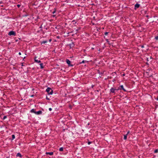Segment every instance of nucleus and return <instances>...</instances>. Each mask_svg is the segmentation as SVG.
<instances>
[{
	"label": "nucleus",
	"instance_id": "4",
	"mask_svg": "<svg viewBox=\"0 0 158 158\" xmlns=\"http://www.w3.org/2000/svg\"><path fill=\"white\" fill-rule=\"evenodd\" d=\"M42 113V112L40 110H39L37 112H35V114H41Z\"/></svg>",
	"mask_w": 158,
	"mask_h": 158
},
{
	"label": "nucleus",
	"instance_id": "11",
	"mask_svg": "<svg viewBox=\"0 0 158 158\" xmlns=\"http://www.w3.org/2000/svg\"><path fill=\"white\" fill-rule=\"evenodd\" d=\"M31 112L32 113H35V110L34 109H32L31 110Z\"/></svg>",
	"mask_w": 158,
	"mask_h": 158
},
{
	"label": "nucleus",
	"instance_id": "14",
	"mask_svg": "<svg viewBox=\"0 0 158 158\" xmlns=\"http://www.w3.org/2000/svg\"><path fill=\"white\" fill-rule=\"evenodd\" d=\"M40 67L41 68H43V64L42 63H41L40 64Z\"/></svg>",
	"mask_w": 158,
	"mask_h": 158
},
{
	"label": "nucleus",
	"instance_id": "31",
	"mask_svg": "<svg viewBox=\"0 0 158 158\" xmlns=\"http://www.w3.org/2000/svg\"><path fill=\"white\" fill-rule=\"evenodd\" d=\"M25 57H24V58H25Z\"/></svg>",
	"mask_w": 158,
	"mask_h": 158
},
{
	"label": "nucleus",
	"instance_id": "6",
	"mask_svg": "<svg viewBox=\"0 0 158 158\" xmlns=\"http://www.w3.org/2000/svg\"><path fill=\"white\" fill-rule=\"evenodd\" d=\"M66 61L67 63L69 65L71 63L70 61L68 59H67Z\"/></svg>",
	"mask_w": 158,
	"mask_h": 158
},
{
	"label": "nucleus",
	"instance_id": "24",
	"mask_svg": "<svg viewBox=\"0 0 158 158\" xmlns=\"http://www.w3.org/2000/svg\"><path fill=\"white\" fill-rule=\"evenodd\" d=\"M46 99L48 100H49V98H48L47 96H46Z\"/></svg>",
	"mask_w": 158,
	"mask_h": 158
},
{
	"label": "nucleus",
	"instance_id": "18",
	"mask_svg": "<svg viewBox=\"0 0 158 158\" xmlns=\"http://www.w3.org/2000/svg\"><path fill=\"white\" fill-rule=\"evenodd\" d=\"M6 117H7L6 116H4L3 117V119H5L6 118Z\"/></svg>",
	"mask_w": 158,
	"mask_h": 158
},
{
	"label": "nucleus",
	"instance_id": "20",
	"mask_svg": "<svg viewBox=\"0 0 158 158\" xmlns=\"http://www.w3.org/2000/svg\"><path fill=\"white\" fill-rule=\"evenodd\" d=\"M53 154V152H50V155H52Z\"/></svg>",
	"mask_w": 158,
	"mask_h": 158
},
{
	"label": "nucleus",
	"instance_id": "22",
	"mask_svg": "<svg viewBox=\"0 0 158 158\" xmlns=\"http://www.w3.org/2000/svg\"><path fill=\"white\" fill-rule=\"evenodd\" d=\"M108 34V32H106L105 33V35H107Z\"/></svg>",
	"mask_w": 158,
	"mask_h": 158
},
{
	"label": "nucleus",
	"instance_id": "7",
	"mask_svg": "<svg viewBox=\"0 0 158 158\" xmlns=\"http://www.w3.org/2000/svg\"><path fill=\"white\" fill-rule=\"evenodd\" d=\"M120 87L121 89H123L124 91H126V90L124 88L123 86V85H121Z\"/></svg>",
	"mask_w": 158,
	"mask_h": 158
},
{
	"label": "nucleus",
	"instance_id": "27",
	"mask_svg": "<svg viewBox=\"0 0 158 158\" xmlns=\"http://www.w3.org/2000/svg\"><path fill=\"white\" fill-rule=\"evenodd\" d=\"M90 143H91V142H88V144H90Z\"/></svg>",
	"mask_w": 158,
	"mask_h": 158
},
{
	"label": "nucleus",
	"instance_id": "9",
	"mask_svg": "<svg viewBox=\"0 0 158 158\" xmlns=\"http://www.w3.org/2000/svg\"><path fill=\"white\" fill-rule=\"evenodd\" d=\"M16 156L21 157V154H20L19 153H18L17 154Z\"/></svg>",
	"mask_w": 158,
	"mask_h": 158
},
{
	"label": "nucleus",
	"instance_id": "12",
	"mask_svg": "<svg viewBox=\"0 0 158 158\" xmlns=\"http://www.w3.org/2000/svg\"><path fill=\"white\" fill-rule=\"evenodd\" d=\"M63 150V148L61 147L59 148V150L60 151H62Z\"/></svg>",
	"mask_w": 158,
	"mask_h": 158
},
{
	"label": "nucleus",
	"instance_id": "5",
	"mask_svg": "<svg viewBox=\"0 0 158 158\" xmlns=\"http://www.w3.org/2000/svg\"><path fill=\"white\" fill-rule=\"evenodd\" d=\"M35 62H36L38 63H40L41 62V61L40 60L36 59H35Z\"/></svg>",
	"mask_w": 158,
	"mask_h": 158
},
{
	"label": "nucleus",
	"instance_id": "32",
	"mask_svg": "<svg viewBox=\"0 0 158 158\" xmlns=\"http://www.w3.org/2000/svg\"><path fill=\"white\" fill-rule=\"evenodd\" d=\"M51 41V40H50V42Z\"/></svg>",
	"mask_w": 158,
	"mask_h": 158
},
{
	"label": "nucleus",
	"instance_id": "10",
	"mask_svg": "<svg viewBox=\"0 0 158 158\" xmlns=\"http://www.w3.org/2000/svg\"><path fill=\"white\" fill-rule=\"evenodd\" d=\"M139 5L138 4H136L135 5V7L137 8H138L139 7Z\"/></svg>",
	"mask_w": 158,
	"mask_h": 158
},
{
	"label": "nucleus",
	"instance_id": "3",
	"mask_svg": "<svg viewBox=\"0 0 158 158\" xmlns=\"http://www.w3.org/2000/svg\"><path fill=\"white\" fill-rule=\"evenodd\" d=\"M129 131L127 133L126 135H124V139H127V135L129 133Z\"/></svg>",
	"mask_w": 158,
	"mask_h": 158
},
{
	"label": "nucleus",
	"instance_id": "1",
	"mask_svg": "<svg viewBox=\"0 0 158 158\" xmlns=\"http://www.w3.org/2000/svg\"><path fill=\"white\" fill-rule=\"evenodd\" d=\"M8 35H15V33L14 31H10Z\"/></svg>",
	"mask_w": 158,
	"mask_h": 158
},
{
	"label": "nucleus",
	"instance_id": "2",
	"mask_svg": "<svg viewBox=\"0 0 158 158\" xmlns=\"http://www.w3.org/2000/svg\"><path fill=\"white\" fill-rule=\"evenodd\" d=\"M118 89H114V88H112L111 89H110V91L112 93H115V90H118Z\"/></svg>",
	"mask_w": 158,
	"mask_h": 158
},
{
	"label": "nucleus",
	"instance_id": "26",
	"mask_svg": "<svg viewBox=\"0 0 158 158\" xmlns=\"http://www.w3.org/2000/svg\"><path fill=\"white\" fill-rule=\"evenodd\" d=\"M19 55H21V53L20 52H19Z\"/></svg>",
	"mask_w": 158,
	"mask_h": 158
},
{
	"label": "nucleus",
	"instance_id": "30",
	"mask_svg": "<svg viewBox=\"0 0 158 158\" xmlns=\"http://www.w3.org/2000/svg\"><path fill=\"white\" fill-rule=\"evenodd\" d=\"M46 43V42H43V43Z\"/></svg>",
	"mask_w": 158,
	"mask_h": 158
},
{
	"label": "nucleus",
	"instance_id": "8",
	"mask_svg": "<svg viewBox=\"0 0 158 158\" xmlns=\"http://www.w3.org/2000/svg\"><path fill=\"white\" fill-rule=\"evenodd\" d=\"M46 91L48 93V94H49V87H48L46 90Z\"/></svg>",
	"mask_w": 158,
	"mask_h": 158
},
{
	"label": "nucleus",
	"instance_id": "23",
	"mask_svg": "<svg viewBox=\"0 0 158 158\" xmlns=\"http://www.w3.org/2000/svg\"><path fill=\"white\" fill-rule=\"evenodd\" d=\"M17 6L18 7H19L20 6V5H18Z\"/></svg>",
	"mask_w": 158,
	"mask_h": 158
},
{
	"label": "nucleus",
	"instance_id": "16",
	"mask_svg": "<svg viewBox=\"0 0 158 158\" xmlns=\"http://www.w3.org/2000/svg\"><path fill=\"white\" fill-rule=\"evenodd\" d=\"M53 94V91L52 90H51V91L50 92V95L52 94Z\"/></svg>",
	"mask_w": 158,
	"mask_h": 158
},
{
	"label": "nucleus",
	"instance_id": "15",
	"mask_svg": "<svg viewBox=\"0 0 158 158\" xmlns=\"http://www.w3.org/2000/svg\"><path fill=\"white\" fill-rule=\"evenodd\" d=\"M12 138L13 139H14L15 138V136L14 135H12Z\"/></svg>",
	"mask_w": 158,
	"mask_h": 158
},
{
	"label": "nucleus",
	"instance_id": "21",
	"mask_svg": "<svg viewBox=\"0 0 158 158\" xmlns=\"http://www.w3.org/2000/svg\"><path fill=\"white\" fill-rule=\"evenodd\" d=\"M52 13L53 14H54V13H55V10L53 11Z\"/></svg>",
	"mask_w": 158,
	"mask_h": 158
},
{
	"label": "nucleus",
	"instance_id": "13",
	"mask_svg": "<svg viewBox=\"0 0 158 158\" xmlns=\"http://www.w3.org/2000/svg\"><path fill=\"white\" fill-rule=\"evenodd\" d=\"M87 61L86 60H83L81 63H84L85 62H87Z\"/></svg>",
	"mask_w": 158,
	"mask_h": 158
},
{
	"label": "nucleus",
	"instance_id": "29",
	"mask_svg": "<svg viewBox=\"0 0 158 158\" xmlns=\"http://www.w3.org/2000/svg\"><path fill=\"white\" fill-rule=\"evenodd\" d=\"M52 110V109L51 108H50V111H51Z\"/></svg>",
	"mask_w": 158,
	"mask_h": 158
},
{
	"label": "nucleus",
	"instance_id": "19",
	"mask_svg": "<svg viewBox=\"0 0 158 158\" xmlns=\"http://www.w3.org/2000/svg\"><path fill=\"white\" fill-rule=\"evenodd\" d=\"M155 38L156 40H158V36H156L155 37Z\"/></svg>",
	"mask_w": 158,
	"mask_h": 158
},
{
	"label": "nucleus",
	"instance_id": "25",
	"mask_svg": "<svg viewBox=\"0 0 158 158\" xmlns=\"http://www.w3.org/2000/svg\"><path fill=\"white\" fill-rule=\"evenodd\" d=\"M55 15H52V16H53V17H55Z\"/></svg>",
	"mask_w": 158,
	"mask_h": 158
},
{
	"label": "nucleus",
	"instance_id": "28",
	"mask_svg": "<svg viewBox=\"0 0 158 158\" xmlns=\"http://www.w3.org/2000/svg\"><path fill=\"white\" fill-rule=\"evenodd\" d=\"M46 154H49V152H47Z\"/></svg>",
	"mask_w": 158,
	"mask_h": 158
},
{
	"label": "nucleus",
	"instance_id": "17",
	"mask_svg": "<svg viewBox=\"0 0 158 158\" xmlns=\"http://www.w3.org/2000/svg\"><path fill=\"white\" fill-rule=\"evenodd\" d=\"M158 150L156 149L155 151L154 152H155V153H157L158 152Z\"/></svg>",
	"mask_w": 158,
	"mask_h": 158
}]
</instances>
